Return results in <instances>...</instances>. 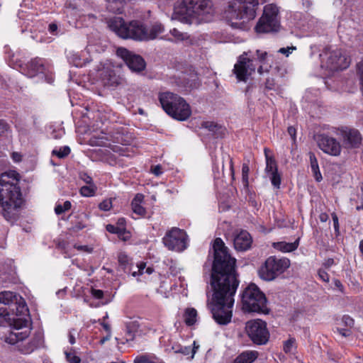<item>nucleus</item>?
<instances>
[{
	"instance_id": "obj_1",
	"label": "nucleus",
	"mask_w": 363,
	"mask_h": 363,
	"mask_svg": "<svg viewBox=\"0 0 363 363\" xmlns=\"http://www.w3.org/2000/svg\"><path fill=\"white\" fill-rule=\"evenodd\" d=\"M214 259L210 284L213 291L207 306L213 320L220 325L230 323L233 316L234 296L239 286L235 270L236 259L232 257L221 238L214 240Z\"/></svg>"
},
{
	"instance_id": "obj_2",
	"label": "nucleus",
	"mask_w": 363,
	"mask_h": 363,
	"mask_svg": "<svg viewBox=\"0 0 363 363\" xmlns=\"http://www.w3.org/2000/svg\"><path fill=\"white\" fill-rule=\"evenodd\" d=\"M109 28L121 38H130L135 40H150L155 39L164 30L160 23H155L147 28L142 22L133 21L126 23L121 17H115L109 22Z\"/></svg>"
},
{
	"instance_id": "obj_3",
	"label": "nucleus",
	"mask_w": 363,
	"mask_h": 363,
	"mask_svg": "<svg viewBox=\"0 0 363 363\" xmlns=\"http://www.w3.org/2000/svg\"><path fill=\"white\" fill-rule=\"evenodd\" d=\"M12 324V330L4 337L6 342L10 345H16L18 351L24 354H29L43 345V334L38 331L33 334L32 337L26 342L24 340L30 334L29 323L26 325Z\"/></svg>"
},
{
	"instance_id": "obj_4",
	"label": "nucleus",
	"mask_w": 363,
	"mask_h": 363,
	"mask_svg": "<svg viewBox=\"0 0 363 363\" xmlns=\"http://www.w3.org/2000/svg\"><path fill=\"white\" fill-rule=\"evenodd\" d=\"M211 11V0H182V3L175 7L172 18L184 23L191 24L194 20H203V17Z\"/></svg>"
},
{
	"instance_id": "obj_5",
	"label": "nucleus",
	"mask_w": 363,
	"mask_h": 363,
	"mask_svg": "<svg viewBox=\"0 0 363 363\" xmlns=\"http://www.w3.org/2000/svg\"><path fill=\"white\" fill-rule=\"evenodd\" d=\"M23 199L20 186L16 183L6 181L0 184V205L2 214L8 221L14 219L13 211L20 208Z\"/></svg>"
},
{
	"instance_id": "obj_6",
	"label": "nucleus",
	"mask_w": 363,
	"mask_h": 363,
	"mask_svg": "<svg viewBox=\"0 0 363 363\" xmlns=\"http://www.w3.org/2000/svg\"><path fill=\"white\" fill-rule=\"evenodd\" d=\"M159 101L163 110L174 119L186 121L191 114L189 105L177 94L172 92L161 93Z\"/></svg>"
},
{
	"instance_id": "obj_7",
	"label": "nucleus",
	"mask_w": 363,
	"mask_h": 363,
	"mask_svg": "<svg viewBox=\"0 0 363 363\" xmlns=\"http://www.w3.org/2000/svg\"><path fill=\"white\" fill-rule=\"evenodd\" d=\"M0 304L9 306V309L16 317L12 318V324L26 325L30 323L29 310L25 300L11 291L0 293Z\"/></svg>"
},
{
	"instance_id": "obj_8",
	"label": "nucleus",
	"mask_w": 363,
	"mask_h": 363,
	"mask_svg": "<svg viewBox=\"0 0 363 363\" xmlns=\"http://www.w3.org/2000/svg\"><path fill=\"white\" fill-rule=\"evenodd\" d=\"M241 300L244 311L252 313L267 314V298L255 284L248 285L242 293Z\"/></svg>"
},
{
	"instance_id": "obj_9",
	"label": "nucleus",
	"mask_w": 363,
	"mask_h": 363,
	"mask_svg": "<svg viewBox=\"0 0 363 363\" xmlns=\"http://www.w3.org/2000/svg\"><path fill=\"white\" fill-rule=\"evenodd\" d=\"M290 266L287 258L270 256L258 269V275L262 280L270 281L284 273Z\"/></svg>"
},
{
	"instance_id": "obj_10",
	"label": "nucleus",
	"mask_w": 363,
	"mask_h": 363,
	"mask_svg": "<svg viewBox=\"0 0 363 363\" xmlns=\"http://www.w3.org/2000/svg\"><path fill=\"white\" fill-rule=\"evenodd\" d=\"M279 26V8L274 4L266 5L263 14L255 26L256 31L257 33L276 32Z\"/></svg>"
},
{
	"instance_id": "obj_11",
	"label": "nucleus",
	"mask_w": 363,
	"mask_h": 363,
	"mask_svg": "<svg viewBox=\"0 0 363 363\" xmlns=\"http://www.w3.org/2000/svg\"><path fill=\"white\" fill-rule=\"evenodd\" d=\"M254 62L255 54L252 50L244 52L238 57L233 72L238 81L246 82L255 72L257 67Z\"/></svg>"
},
{
	"instance_id": "obj_12",
	"label": "nucleus",
	"mask_w": 363,
	"mask_h": 363,
	"mask_svg": "<svg viewBox=\"0 0 363 363\" xmlns=\"http://www.w3.org/2000/svg\"><path fill=\"white\" fill-rule=\"evenodd\" d=\"M258 5V0H232L229 7L236 19L245 21L255 18Z\"/></svg>"
},
{
	"instance_id": "obj_13",
	"label": "nucleus",
	"mask_w": 363,
	"mask_h": 363,
	"mask_svg": "<svg viewBox=\"0 0 363 363\" xmlns=\"http://www.w3.org/2000/svg\"><path fill=\"white\" fill-rule=\"evenodd\" d=\"M245 330L254 344L263 345L268 342L270 335L266 322L260 319L248 321Z\"/></svg>"
},
{
	"instance_id": "obj_14",
	"label": "nucleus",
	"mask_w": 363,
	"mask_h": 363,
	"mask_svg": "<svg viewBox=\"0 0 363 363\" xmlns=\"http://www.w3.org/2000/svg\"><path fill=\"white\" fill-rule=\"evenodd\" d=\"M187 239L188 236L184 230L172 228L166 233L162 242L168 250L182 252L187 248Z\"/></svg>"
},
{
	"instance_id": "obj_15",
	"label": "nucleus",
	"mask_w": 363,
	"mask_h": 363,
	"mask_svg": "<svg viewBox=\"0 0 363 363\" xmlns=\"http://www.w3.org/2000/svg\"><path fill=\"white\" fill-rule=\"evenodd\" d=\"M324 55L326 57V67L331 71L345 69L350 64V57L346 56L341 49H326Z\"/></svg>"
},
{
	"instance_id": "obj_16",
	"label": "nucleus",
	"mask_w": 363,
	"mask_h": 363,
	"mask_svg": "<svg viewBox=\"0 0 363 363\" xmlns=\"http://www.w3.org/2000/svg\"><path fill=\"white\" fill-rule=\"evenodd\" d=\"M116 53L118 57L123 60L132 72H140L145 69V61L140 55H136L124 48H118Z\"/></svg>"
},
{
	"instance_id": "obj_17",
	"label": "nucleus",
	"mask_w": 363,
	"mask_h": 363,
	"mask_svg": "<svg viewBox=\"0 0 363 363\" xmlns=\"http://www.w3.org/2000/svg\"><path fill=\"white\" fill-rule=\"evenodd\" d=\"M318 147L325 153L331 156H338L341 153L342 146L335 138L326 134L317 136Z\"/></svg>"
},
{
	"instance_id": "obj_18",
	"label": "nucleus",
	"mask_w": 363,
	"mask_h": 363,
	"mask_svg": "<svg viewBox=\"0 0 363 363\" xmlns=\"http://www.w3.org/2000/svg\"><path fill=\"white\" fill-rule=\"evenodd\" d=\"M340 132L345 148H358L360 146L362 138L358 130L345 127L342 128Z\"/></svg>"
},
{
	"instance_id": "obj_19",
	"label": "nucleus",
	"mask_w": 363,
	"mask_h": 363,
	"mask_svg": "<svg viewBox=\"0 0 363 363\" xmlns=\"http://www.w3.org/2000/svg\"><path fill=\"white\" fill-rule=\"evenodd\" d=\"M45 66L43 59L35 58L31 60L22 67V72L27 77L32 78L39 74L45 72Z\"/></svg>"
},
{
	"instance_id": "obj_20",
	"label": "nucleus",
	"mask_w": 363,
	"mask_h": 363,
	"mask_svg": "<svg viewBox=\"0 0 363 363\" xmlns=\"http://www.w3.org/2000/svg\"><path fill=\"white\" fill-rule=\"evenodd\" d=\"M252 242V238L247 230H241L234 234L233 245L238 251L247 250L250 248Z\"/></svg>"
},
{
	"instance_id": "obj_21",
	"label": "nucleus",
	"mask_w": 363,
	"mask_h": 363,
	"mask_svg": "<svg viewBox=\"0 0 363 363\" xmlns=\"http://www.w3.org/2000/svg\"><path fill=\"white\" fill-rule=\"evenodd\" d=\"M101 78L105 85L116 86L119 84V77L116 75L113 69L110 68L102 70Z\"/></svg>"
},
{
	"instance_id": "obj_22",
	"label": "nucleus",
	"mask_w": 363,
	"mask_h": 363,
	"mask_svg": "<svg viewBox=\"0 0 363 363\" xmlns=\"http://www.w3.org/2000/svg\"><path fill=\"white\" fill-rule=\"evenodd\" d=\"M299 245V238L295 240L294 242H286L284 241L277 242L273 243V247L282 252H290L296 250Z\"/></svg>"
},
{
	"instance_id": "obj_23",
	"label": "nucleus",
	"mask_w": 363,
	"mask_h": 363,
	"mask_svg": "<svg viewBox=\"0 0 363 363\" xmlns=\"http://www.w3.org/2000/svg\"><path fill=\"white\" fill-rule=\"evenodd\" d=\"M144 200V195L137 194L131 202L133 211L138 216H144L146 213L145 208L141 206Z\"/></svg>"
},
{
	"instance_id": "obj_24",
	"label": "nucleus",
	"mask_w": 363,
	"mask_h": 363,
	"mask_svg": "<svg viewBox=\"0 0 363 363\" xmlns=\"http://www.w3.org/2000/svg\"><path fill=\"white\" fill-rule=\"evenodd\" d=\"M258 356L257 351H245L239 354L233 363H252Z\"/></svg>"
},
{
	"instance_id": "obj_25",
	"label": "nucleus",
	"mask_w": 363,
	"mask_h": 363,
	"mask_svg": "<svg viewBox=\"0 0 363 363\" xmlns=\"http://www.w3.org/2000/svg\"><path fill=\"white\" fill-rule=\"evenodd\" d=\"M309 159L311 163V170L313 173L314 177L317 182H320L323 179L322 175L320 174L319 166L318 163L317 158L314 153H309Z\"/></svg>"
},
{
	"instance_id": "obj_26",
	"label": "nucleus",
	"mask_w": 363,
	"mask_h": 363,
	"mask_svg": "<svg viewBox=\"0 0 363 363\" xmlns=\"http://www.w3.org/2000/svg\"><path fill=\"white\" fill-rule=\"evenodd\" d=\"M197 311L196 309L191 308H187L184 314V320L186 325L191 326L196 322Z\"/></svg>"
},
{
	"instance_id": "obj_27",
	"label": "nucleus",
	"mask_w": 363,
	"mask_h": 363,
	"mask_svg": "<svg viewBox=\"0 0 363 363\" xmlns=\"http://www.w3.org/2000/svg\"><path fill=\"white\" fill-rule=\"evenodd\" d=\"M267 149L264 148V154L266 158V167H265V173H268L270 172L278 171L277 163L273 156H269L267 153Z\"/></svg>"
},
{
	"instance_id": "obj_28",
	"label": "nucleus",
	"mask_w": 363,
	"mask_h": 363,
	"mask_svg": "<svg viewBox=\"0 0 363 363\" xmlns=\"http://www.w3.org/2000/svg\"><path fill=\"white\" fill-rule=\"evenodd\" d=\"M139 328V324L137 321L129 322L126 325L127 340H133L135 337V333Z\"/></svg>"
},
{
	"instance_id": "obj_29",
	"label": "nucleus",
	"mask_w": 363,
	"mask_h": 363,
	"mask_svg": "<svg viewBox=\"0 0 363 363\" xmlns=\"http://www.w3.org/2000/svg\"><path fill=\"white\" fill-rule=\"evenodd\" d=\"M266 174L269 177L274 188H275L277 189H280L281 177V174L279 172V171L270 172H268Z\"/></svg>"
},
{
	"instance_id": "obj_30",
	"label": "nucleus",
	"mask_w": 363,
	"mask_h": 363,
	"mask_svg": "<svg viewBox=\"0 0 363 363\" xmlns=\"http://www.w3.org/2000/svg\"><path fill=\"white\" fill-rule=\"evenodd\" d=\"M96 190V186L95 184H88L86 186H83L80 189V194L83 196H92L95 194Z\"/></svg>"
},
{
	"instance_id": "obj_31",
	"label": "nucleus",
	"mask_w": 363,
	"mask_h": 363,
	"mask_svg": "<svg viewBox=\"0 0 363 363\" xmlns=\"http://www.w3.org/2000/svg\"><path fill=\"white\" fill-rule=\"evenodd\" d=\"M296 349V339L289 337L284 342L283 350L285 353H292Z\"/></svg>"
},
{
	"instance_id": "obj_32",
	"label": "nucleus",
	"mask_w": 363,
	"mask_h": 363,
	"mask_svg": "<svg viewBox=\"0 0 363 363\" xmlns=\"http://www.w3.org/2000/svg\"><path fill=\"white\" fill-rule=\"evenodd\" d=\"M0 315L4 316V317H8V319L10 321V323H9V325L11 326L10 330H12V325H11L12 318L13 317H16V315L12 314L11 311L9 309V306H4L3 304H0Z\"/></svg>"
},
{
	"instance_id": "obj_33",
	"label": "nucleus",
	"mask_w": 363,
	"mask_h": 363,
	"mask_svg": "<svg viewBox=\"0 0 363 363\" xmlns=\"http://www.w3.org/2000/svg\"><path fill=\"white\" fill-rule=\"evenodd\" d=\"M72 207L71 202L69 201H66L63 203V204H61L60 203H57L55 207V212L57 215H60L63 213L65 211H67L69 210Z\"/></svg>"
},
{
	"instance_id": "obj_34",
	"label": "nucleus",
	"mask_w": 363,
	"mask_h": 363,
	"mask_svg": "<svg viewBox=\"0 0 363 363\" xmlns=\"http://www.w3.org/2000/svg\"><path fill=\"white\" fill-rule=\"evenodd\" d=\"M71 150L68 146H64L58 150H53L52 154L59 158H65L69 155Z\"/></svg>"
},
{
	"instance_id": "obj_35",
	"label": "nucleus",
	"mask_w": 363,
	"mask_h": 363,
	"mask_svg": "<svg viewBox=\"0 0 363 363\" xmlns=\"http://www.w3.org/2000/svg\"><path fill=\"white\" fill-rule=\"evenodd\" d=\"M201 126L204 128L208 129L209 131L213 132V133H215V135H216V136H218L216 132L222 129L221 126L218 125L217 123L211 121L203 122Z\"/></svg>"
},
{
	"instance_id": "obj_36",
	"label": "nucleus",
	"mask_w": 363,
	"mask_h": 363,
	"mask_svg": "<svg viewBox=\"0 0 363 363\" xmlns=\"http://www.w3.org/2000/svg\"><path fill=\"white\" fill-rule=\"evenodd\" d=\"M179 349H175V352H179L183 354L184 355H189L191 354V359H192L196 353V349L199 347L191 348V347H182L179 346Z\"/></svg>"
},
{
	"instance_id": "obj_37",
	"label": "nucleus",
	"mask_w": 363,
	"mask_h": 363,
	"mask_svg": "<svg viewBox=\"0 0 363 363\" xmlns=\"http://www.w3.org/2000/svg\"><path fill=\"white\" fill-rule=\"evenodd\" d=\"M4 177L12 178L13 179H15L16 181L19 180V174L14 171L1 174V178H0V184L6 182V179H4Z\"/></svg>"
},
{
	"instance_id": "obj_38",
	"label": "nucleus",
	"mask_w": 363,
	"mask_h": 363,
	"mask_svg": "<svg viewBox=\"0 0 363 363\" xmlns=\"http://www.w3.org/2000/svg\"><path fill=\"white\" fill-rule=\"evenodd\" d=\"M278 86L275 83V80L273 78H267L264 83V90L270 91V90H277Z\"/></svg>"
},
{
	"instance_id": "obj_39",
	"label": "nucleus",
	"mask_w": 363,
	"mask_h": 363,
	"mask_svg": "<svg viewBox=\"0 0 363 363\" xmlns=\"http://www.w3.org/2000/svg\"><path fill=\"white\" fill-rule=\"evenodd\" d=\"M250 172L249 166L247 164H243L242 167V183L245 186H248V174Z\"/></svg>"
},
{
	"instance_id": "obj_40",
	"label": "nucleus",
	"mask_w": 363,
	"mask_h": 363,
	"mask_svg": "<svg viewBox=\"0 0 363 363\" xmlns=\"http://www.w3.org/2000/svg\"><path fill=\"white\" fill-rule=\"evenodd\" d=\"M118 260L121 266H122L124 269H126V267L129 264V257L128 255L123 252H121L118 256Z\"/></svg>"
},
{
	"instance_id": "obj_41",
	"label": "nucleus",
	"mask_w": 363,
	"mask_h": 363,
	"mask_svg": "<svg viewBox=\"0 0 363 363\" xmlns=\"http://www.w3.org/2000/svg\"><path fill=\"white\" fill-rule=\"evenodd\" d=\"M253 53L255 54V57L257 56V60L260 63H264L268 56L267 52L261 50H256Z\"/></svg>"
},
{
	"instance_id": "obj_42",
	"label": "nucleus",
	"mask_w": 363,
	"mask_h": 363,
	"mask_svg": "<svg viewBox=\"0 0 363 363\" xmlns=\"http://www.w3.org/2000/svg\"><path fill=\"white\" fill-rule=\"evenodd\" d=\"M106 229L108 233L117 234L119 235H121L123 232V230L122 228L111 224H108L106 226Z\"/></svg>"
},
{
	"instance_id": "obj_43",
	"label": "nucleus",
	"mask_w": 363,
	"mask_h": 363,
	"mask_svg": "<svg viewBox=\"0 0 363 363\" xmlns=\"http://www.w3.org/2000/svg\"><path fill=\"white\" fill-rule=\"evenodd\" d=\"M331 216H332V219L333 221V227H334V230H335V233L336 236H338L340 235V224H339L338 217L335 213H333L331 214Z\"/></svg>"
},
{
	"instance_id": "obj_44",
	"label": "nucleus",
	"mask_w": 363,
	"mask_h": 363,
	"mask_svg": "<svg viewBox=\"0 0 363 363\" xmlns=\"http://www.w3.org/2000/svg\"><path fill=\"white\" fill-rule=\"evenodd\" d=\"M357 72L359 77L360 84L363 90V60L357 64Z\"/></svg>"
},
{
	"instance_id": "obj_45",
	"label": "nucleus",
	"mask_w": 363,
	"mask_h": 363,
	"mask_svg": "<svg viewBox=\"0 0 363 363\" xmlns=\"http://www.w3.org/2000/svg\"><path fill=\"white\" fill-rule=\"evenodd\" d=\"M85 227L86 225L82 221L77 220L73 223L72 227L69 228V230L73 233H77Z\"/></svg>"
},
{
	"instance_id": "obj_46",
	"label": "nucleus",
	"mask_w": 363,
	"mask_h": 363,
	"mask_svg": "<svg viewBox=\"0 0 363 363\" xmlns=\"http://www.w3.org/2000/svg\"><path fill=\"white\" fill-rule=\"evenodd\" d=\"M10 130L9 124L4 119H0V136Z\"/></svg>"
},
{
	"instance_id": "obj_47",
	"label": "nucleus",
	"mask_w": 363,
	"mask_h": 363,
	"mask_svg": "<svg viewBox=\"0 0 363 363\" xmlns=\"http://www.w3.org/2000/svg\"><path fill=\"white\" fill-rule=\"evenodd\" d=\"M99 207L102 211H109L112 208V202L111 200H104L99 203Z\"/></svg>"
},
{
	"instance_id": "obj_48",
	"label": "nucleus",
	"mask_w": 363,
	"mask_h": 363,
	"mask_svg": "<svg viewBox=\"0 0 363 363\" xmlns=\"http://www.w3.org/2000/svg\"><path fill=\"white\" fill-rule=\"evenodd\" d=\"M170 33L177 40H183L184 39V33L180 32L177 28H173L170 30Z\"/></svg>"
},
{
	"instance_id": "obj_49",
	"label": "nucleus",
	"mask_w": 363,
	"mask_h": 363,
	"mask_svg": "<svg viewBox=\"0 0 363 363\" xmlns=\"http://www.w3.org/2000/svg\"><path fill=\"white\" fill-rule=\"evenodd\" d=\"M318 274L319 278L325 282H328L330 279V276L328 272L323 269H320L318 272Z\"/></svg>"
},
{
	"instance_id": "obj_50",
	"label": "nucleus",
	"mask_w": 363,
	"mask_h": 363,
	"mask_svg": "<svg viewBox=\"0 0 363 363\" xmlns=\"http://www.w3.org/2000/svg\"><path fill=\"white\" fill-rule=\"evenodd\" d=\"M342 321L345 326L352 327L354 325V320L349 315H345L342 318Z\"/></svg>"
},
{
	"instance_id": "obj_51",
	"label": "nucleus",
	"mask_w": 363,
	"mask_h": 363,
	"mask_svg": "<svg viewBox=\"0 0 363 363\" xmlns=\"http://www.w3.org/2000/svg\"><path fill=\"white\" fill-rule=\"evenodd\" d=\"M91 294L96 299H101L104 296V291L100 289L92 288L91 289Z\"/></svg>"
},
{
	"instance_id": "obj_52",
	"label": "nucleus",
	"mask_w": 363,
	"mask_h": 363,
	"mask_svg": "<svg viewBox=\"0 0 363 363\" xmlns=\"http://www.w3.org/2000/svg\"><path fill=\"white\" fill-rule=\"evenodd\" d=\"M74 248L78 250H80V251H84V252H88V253H91L93 250V248L88 246V245H74Z\"/></svg>"
},
{
	"instance_id": "obj_53",
	"label": "nucleus",
	"mask_w": 363,
	"mask_h": 363,
	"mask_svg": "<svg viewBox=\"0 0 363 363\" xmlns=\"http://www.w3.org/2000/svg\"><path fill=\"white\" fill-rule=\"evenodd\" d=\"M80 178L87 184H94L92 178L86 173H82Z\"/></svg>"
},
{
	"instance_id": "obj_54",
	"label": "nucleus",
	"mask_w": 363,
	"mask_h": 363,
	"mask_svg": "<svg viewBox=\"0 0 363 363\" xmlns=\"http://www.w3.org/2000/svg\"><path fill=\"white\" fill-rule=\"evenodd\" d=\"M295 47L281 48L278 50V52L285 55L286 57L291 53V50H295Z\"/></svg>"
},
{
	"instance_id": "obj_55",
	"label": "nucleus",
	"mask_w": 363,
	"mask_h": 363,
	"mask_svg": "<svg viewBox=\"0 0 363 363\" xmlns=\"http://www.w3.org/2000/svg\"><path fill=\"white\" fill-rule=\"evenodd\" d=\"M58 26L55 23H51L48 26V31L52 35H57Z\"/></svg>"
},
{
	"instance_id": "obj_56",
	"label": "nucleus",
	"mask_w": 363,
	"mask_h": 363,
	"mask_svg": "<svg viewBox=\"0 0 363 363\" xmlns=\"http://www.w3.org/2000/svg\"><path fill=\"white\" fill-rule=\"evenodd\" d=\"M287 132L289 135L291 137V139L295 141L296 140V130L294 126H289L288 127Z\"/></svg>"
},
{
	"instance_id": "obj_57",
	"label": "nucleus",
	"mask_w": 363,
	"mask_h": 363,
	"mask_svg": "<svg viewBox=\"0 0 363 363\" xmlns=\"http://www.w3.org/2000/svg\"><path fill=\"white\" fill-rule=\"evenodd\" d=\"M338 333L343 337H349L351 335V330L346 328H337Z\"/></svg>"
},
{
	"instance_id": "obj_58",
	"label": "nucleus",
	"mask_w": 363,
	"mask_h": 363,
	"mask_svg": "<svg viewBox=\"0 0 363 363\" xmlns=\"http://www.w3.org/2000/svg\"><path fill=\"white\" fill-rule=\"evenodd\" d=\"M138 272H133L132 273V275L133 277H136L138 274H143V271L145 268V263H141L140 265L138 266Z\"/></svg>"
},
{
	"instance_id": "obj_59",
	"label": "nucleus",
	"mask_w": 363,
	"mask_h": 363,
	"mask_svg": "<svg viewBox=\"0 0 363 363\" xmlns=\"http://www.w3.org/2000/svg\"><path fill=\"white\" fill-rule=\"evenodd\" d=\"M66 355H67V359L71 362V363H79L80 362V358L77 356H73L71 359H69V354H68L67 352H65Z\"/></svg>"
},
{
	"instance_id": "obj_60",
	"label": "nucleus",
	"mask_w": 363,
	"mask_h": 363,
	"mask_svg": "<svg viewBox=\"0 0 363 363\" xmlns=\"http://www.w3.org/2000/svg\"><path fill=\"white\" fill-rule=\"evenodd\" d=\"M333 264H335V261L333 258H328V259H326L325 261V262L323 263V266L326 268V269H329L331 266H333Z\"/></svg>"
},
{
	"instance_id": "obj_61",
	"label": "nucleus",
	"mask_w": 363,
	"mask_h": 363,
	"mask_svg": "<svg viewBox=\"0 0 363 363\" xmlns=\"http://www.w3.org/2000/svg\"><path fill=\"white\" fill-rule=\"evenodd\" d=\"M152 172L154 174H155L156 176H159L160 174H161L162 171H161L160 165H156V166L153 167L152 169Z\"/></svg>"
},
{
	"instance_id": "obj_62",
	"label": "nucleus",
	"mask_w": 363,
	"mask_h": 363,
	"mask_svg": "<svg viewBox=\"0 0 363 363\" xmlns=\"http://www.w3.org/2000/svg\"><path fill=\"white\" fill-rule=\"evenodd\" d=\"M335 286L337 287L341 292L344 291V286L341 283V281L338 279L334 280Z\"/></svg>"
},
{
	"instance_id": "obj_63",
	"label": "nucleus",
	"mask_w": 363,
	"mask_h": 363,
	"mask_svg": "<svg viewBox=\"0 0 363 363\" xmlns=\"http://www.w3.org/2000/svg\"><path fill=\"white\" fill-rule=\"evenodd\" d=\"M329 218V216L328 213H321L319 216V219L321 222L325 223L326 222Z\"/></svg>"
},
{
	"instance_id": "obj_64",
	"label": "nucleus",
	"mask_w": 363,
	"mask_h": 363,
	"mask_svg": "<svg viewBox=\"0 0 363 363\" xmlns=\"http://www.w3.org/2000/svg\"><path fill=\"white\" fill-rule=\"evenodd\" d=\"M361 191H362V204L360 206H357V210H363V184L361 185Z\"/></svg>"
}]
</instances>
